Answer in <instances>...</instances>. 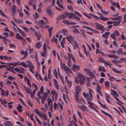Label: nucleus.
I'll list each match as a JSON object with an SVG mask.
<instances>
[{"label": "nucleus", "instance_id": "nucleus-1", "mask_svg": "<svg viewBox=\"0 0 126 126\" xmlns=\"http://www.w3.org/2000/svg\"><path fill=\"white\" fill-rule=\"evenodd\" d=\"M77 76L79 80L76 77L75 78V82L77 83H79L80 84H83L84 83L85 77L83 75L79 73L77 74Z\"/></svg>", "mask_w": 126, "mask_h": 126}, {"label": "nucleus", "instance_id": "nucleus-2", "mask_svg": "<svg viewBox=\"0 0 126 126\" xmlns=\"http://www.w3.org/2000/svg\"><path fill=\"white\" fill-rule=\"evenodd\" d=\"M93 91L91 89H89V94H87L85 92L83 93L84 96L87 99V100H91L92 99V93Z\"/></svg>", "mask_w": 126, "mask_h": 126}, {"label": "nucleus", "instance_id": "nucleus-3", "mask_svg": "<svg viewBox=\"0 0 126 126\" xmlns=\"http://www.w3.org/2000/svg\"><path fill=\"white\" fill-rule=\"evenodd\" d=\"M11 3L10 2L8 4V6L10 8H11V11L13 13V16L14 20L16 22V19H15L14 15L16 14V5L13 4V5L12 8L11 7Z\"/></svg>", "mask_w": 126, "mask_h": 126}, {"label": "nucleus", "instance_id": "nucleus-4", "mask_svg": "<svg viewBox=\"0 0 126 126\" xmlns=\"http://www.w3.org/2000/svg\"><path fill=\"white\" fill-rule=\"evenodd\" d=\"M81 89V87L79 86H76L75 90V92L74 93V95H75L76 98L78 97L77 95H79V94L80 92Z\"/></svg>", "mask_w": 126, "mask_h": 126}, {"label": "nucleus", "instance_id": "nucleus-5", "mask_svg": "<svg viewBox=\"0 0 126 126\" xmlns=\"http://www.w3.org/2000/svg\"><path fill=\"white\" fill-rule=\"evenodd\" d=\"M47 53V48L45 43L43 44V51L41 54V56L43 57L46 56Z\"/></svg>", "mask_w": 126, "mask_h": 126}, {"label": "nucleus", "instance_id": "nucleus-6", "mask_svg": "<svg viewBox=\"0 0 126 126\" xmlns=\"http://www.w3.org/2000/svg\"><path fill=\"white\" fill-rule=\"evenodd\" d=\"M95 27L97 29L100 30L101 31H104V28L102 25L96 22L95 23Z\"/></svg>", "mask_w": 126, "mask_h": 126}, {"label": "nucleus", "instance_id": "nucleus-7", "mask_svg": "<svg viewBox=\"0 0 126 126\" xmlns=\"http://www.w3.org/2000/svg\"><path fill=\"white\" fill-rule=\"evenodd\" d=\"M68 15V14L67 12H65L60 15L57 17V19L59 20H61L62 18L64 19Z\"/></svg>", "mask_w": 126, "mask_h": 126}, {"label": "nucleus", "instance_id": "nucleus-8", "mask_svg": "<svg viewBox=\"0 0 126 126\" xmlns=\"http://www.w3.org/2000/svg\"><path fill=\"white\" fill-rule=\"evenodd\" d=\"M16 37L22 41V44L24 46H25V45L27 43L25 40L24 39L23 37H22L18 33L16 34Z\"/></svg>", "mask_w": 126, "mask_h": 126}, {"label": "nucleus", "instance_id": "nucleus-9", "mask_svg": "<svg viewBox=\"0 0 126 126\" xmlns=\"http://www.w3.org/2000/svg\"><path fill=\"white\" fill-rule=\"evenodd\" d=\"M47 100L48 101V104L49 106H50V110H52V107H53V105L52 104V100H51V98H50V96L49 95L48 96L47 98Z\"/></svg>", "mask_w": 126, "mask_h": 126}, {"label": "nucleus", "instance_id": "nucleus-10", "mask_svg": "<svg viewBox=\"0 0 126 126\" xmlns=\"http://www.w3.org/2000/svg\"><path fill=\"white\" fill-rule=\"evenodd\" d=\"M35 112L41 117H43L45 120L47 119V116L44 113L40 112L39 111H35Z\"/></svg>", "mask_w": 126, "mask_h": 126}, {"label": "nucleus", "instance_id": "nucleus-11", "mask_svg": "<svg viewBox=\"0 0 126 126\" xmlns=\"http://www.w3.org/2000/svg\"><path fill=\"white\" fill-rule=\"evenodd\" d=\"M44 88L43 86H42L41 87L40 91L38 92L37 96L39 99H41L42 97V96L40 95L41 94H43L44 92Z\"/></svg>", "mask_w": 126, "mask_h": 126}, {"label": "nucleus", "instance_id": "nucleus-12", "mask_svg": "<svg viewBox=\"0 0 126 126\" xmlns=\"http://www.w3.org/2000/svg\"><path fill=\"white\" fill-rule=\"evenodd\" d=\"M77 96L78 97L77 98H76V96L75 95V97L76 100L80 104H81L82 102L83 101V99L82 97H79V95H77Z\"/></svg>", "mask_w": 126, "mask_h": 126}, {"label": "nucleus", "instance_id": "nucleus-13", "mask_svg": "<svg viewBox=\"0 0 126 126\" xmlns=\"http://www.w3.org/2000/svg\"><path fill=\"white\" fill-rule=\"evenodd\" d=\"M54 107L55 110H58L59 108L61 110H62L63 106L60 104L59 105H57L55 103H54Z\"/></svg>", "mask_w": 126, "mask_h": 126}, {"label": "nucleus", "instance_id": "nucleus-14", "mask_svg": "<svg viewBox=\"0 0 126 126\" xmlns=\"http://www.w3.org/2000/svg\"><path fill=\"white\" fill-rule=\"evenodd\" d=\"M19 63V62H16V65H20L23 66L26 68L28 67V65L26 64L25 62H22L20 63Z\"/></svg>", "mask_w": 126, "mask_h": 126}, {"label": "nucleus", "instance_id": "nucleus-15", "mask_svg": "<svg viewBox=\"0 0 126 126\" xmlns=\"http://www.w3.org/2000/svg\"><path fill=\"white\" fill-rule=\"evenodd\" d=\"M21 53L22 54H24L25 55L24 57L21 58L22 60L26 58L28 56V52L27 50L25 51L24 50H22L21 51Z\"/></svg>", "mask_w": 126, "mask_h": 126}, {"label": "nucleus", "instance_id": "nucleus-16", "mask_svg": "<svg viewBox=\"0 0 126 126\" xmlns=\"http://www.w3.org/2000/svg\"><path fill=\"white\" fill-rule=\"evenodd\" d=\"M88 103L89 104V107L90 108H92L93 110H96L94 107V104L93 103L90 101H88Z\"/></svg>", "mask_w": 126, "mask_h": 126}, {"label": "nucleus", "instance_id": "nucleus-17", "mask_svg": "<svg viewBox=\"0 0 126 126\" xmlns=\"http://www.w3.org/2000/svg\"><path fill=\"white\" fill-rule=\"evenodd\" d=\"M96 90L97 93L100 94L101 96H102V94L101 91V88L99 86L98 83H97V86L96 87Z\"/></svg>", "mask_w": 126, "mask_h": 126}, {"label": "nucleus", "instance_id": "nucleus-18", "mask_svg": "<svg viewBox=\"0 0 126 126\" xmlns=\"http://www.w3.org/2000/svg\"><path fill=\"white\" fill-rule=\"evenodd\" d=\"M88 75L90 77L91 79H92L94 78L95 81H96V78L94 74L91 71Z\"/></svg>", "mask_w": 126, "mask_h": 126}, {"label": "nucleus", "instance_id": "nucleus-19", "mask_svg": "<svg viewBox=\"0 0 126 126\" xmlns=\"http://www.w3.org/2000/svg\"><path fill=\"white\" fill-rule=\"evenodd\" d=\"M51 93L52 96L55 98H56L58 95V93L56 91L53 90L51 91Z\"/></svg>", "mask_w": 126, "mask_h": 126}, {"label": "nucleus", "instance_id": "nucleus-20", "mask_svg": "<svg viewBox=\"0 0 126 126\" xmlns=\"http://www.w3.org/2000/svg\"><path fill=\"white\" fill-rule=\"evenodd\" d=\"M80 67L79 65L73 64L72 66V69L75 70H80Z\"/></svg>", "mask_w": 126, "mask_h": 126}, {"label": "nucleus", "instance_id": "nucleus-21", "mask_svg": "<svg viewBox=\"0 0 126 126\" xmlns=\"http://www.w3.org/2000/svg\"><path fill=\"white\" fill-rule=\"evenodd\" d=\"M28 67L30 69V71L32 73L34 74V72L33 70L34 69V67L33 64H32L31 65L28 66Z\"/></svg>", "mask_w": 126, "mask_h": 126}, {"label": "nucleus", "instance_id": "nucleus-22", "mask_svg": "<svg viewBox=\"0 0 126 126\" xmlns=\"http://www.w3.org/2000/svg\"><path fill=\"white\" fill-rule=\"evenodd\" d=\"M50 93V90H47V91L45 92L43 95L42 97L44 98V99H46L47 95Z\"/></svg>", "mask_w": 126, "mask_h": 126}, {"label": "nucleus", "instance_id": "nucleus-23", "mask_svg": "<svg viewBox=\"0 0 126 126\" xmlns=\"http://www.w3.org/2000/svg\"><path fill=\"white\" fill-rule=\"evenodd\" d=\"M47 14L50 16H52L53 15V12L49 8H47Z\"/></svg>", "mask_w": 126, "mask_h": 126}, {"label": "nucleus", "instance_id": "nucleus-24", "mask_svg": "<svg viewBox=\"0 0 126 126\" xmlns=\"http://www.w3.org/2000/svg\"><path fill=\"white\" fill-rule=\"evenodd\" d=\"M107 56H108V57H110L111 58H115L116 59H117L119 58V57L116 55L112 54H107Z\"/></svg>", "mask_w": 126, "mask_h": 126}, {"label": "nucleus", "instance_id": "nucleus-25", "mask_svg": "<svg viewBox=\"0 0 126 126\" xmlns=\"http://www.w3.org/2000/svg\"><path fill=\"white\" fill-rule=\"evenodd\" d=\"M67 77L66 76L65 77V81L68 84L69 87V88H70L71 86L72 82L71 81H70L68 80H67Z\"/></svg>", "mask_w": 126, "mask_h": 126}, {"label": "nucleus", "instance_id": "nucleus-26", "mask_svg": "<svg viewBox=\"0 0 126 126\" xmlns=\"http://www.w3.org/2000/svg\"><path fill=\"white\" fill-rule=\"evenodd\" d=\"M110 34V33L109 32H107L102 35V37H105L106 39L108 38V36Z\"/></svg>", "mask_w": 126, "mask_h": 126}, {"label": "nucleus", "instance_id": "nucleus-27", "mask_svg": "<svg viewBox=\"0 0 126 126\" xmlns=\"http://www.w3.org/2000/svg\"><path fill=\"white\" fill-rule=\"evenodd\" d=\"M98 70L99 71H101L103 72H105L106 71L105 68L104 66H99L98 69Z\"/></svg>", "mask_w": 126, "mask_h": 126}, {"label": "nucleus", "instance_id": "nucleus-28", "mask_svg": "<svg viewBox=\"0 0 126 126\" xmlns=\"http://www.w3.org/2000/svg\"><path fill=\"white\" fill-rule=\"evenodd\" d=\"M42 46V44H41V42H39L36 44L35 46V47L36 48L39 49Z\"/></svg>", "mask_w": 126, "mask_h": 126}, {"label": "nucleus", "instance_id": "nucleus-29", "mask_svg": "<svg viewBox=\"0 0 126 126\" xmlns=\"http://www.w3.org/2000/svg\"><path fill=\"white\" fill-rule=\"evenodd\" d=\"M111 4L113 5L116 6L118 8H120V6L119 4L117 2H115L112 1L111 3Z\"/></svg>", "mask_w": 126, "mask_h": 126}, {"label": "nucleus", "instance_id": "nucleus-30", "mask_svg": "<svg viewBox=\"0 0 126 126\" xmlns=\"http://www.w3.org/2000/svg\"><path fill=\"white\" fill-rule=\"evenodd\" d=\"M117 20V21H115L113 22V26H117L120 24V22L121 21V19L118 20Z\"/></svg>", "mask_w": 126, "mask_h": 126}, {"label": "nucleus", "instance_id": "nucleus-31", "mask_svg": "<svg viewBox=\"0 0 126 126\" xmlns=\"http://www.w3.org/2000/svg\"><path fill=\"white\" fill-rule=\"evenodd\" d=\"M122 17V16H119L114 18L111 17L110 18L112 20H121Z\"/></svg>", "mask_w": 126, "mask_h": 126}, {"label": "nucleus", "instance_id": "nucleus-32", "mask_svg": "<svg viewBox=\"0 0 126 126\" xmlns=\"http://www.w3.org/2000/svg\"><path fill=\"white\" fill-rule=\"evenodd\" d=\"M26 50H29V53L30 54H32L33 52V48H31L30 46H28V48L26 49Z\"/></svg>", "mask_w": 126, "mask_h": 126}, {"label": "nucleus", "instance_id": "nucleus-33", "mask_svg": "<svg viewBox=\"0 0 126 126\" xmlns=\"http://www.w3.org/2000/svg\"><path fill=\"white\" fill-rule=\"evenodd\" d=\"M71 44L73 45L74 48V49L75 50L77 48H79V47L77 44V43L75 42H74V43H72Z\"/></svg>", "mask_w": 126, "mask_h": 126}, {"label": "nucleus", "instance_id": "nucleus-34", "mask_svg": "<svg viewBox=\"0 0 126 126\" xmlns=\"http://www.w3.org/2000/svg\"><path fill=\"white\" fill-rule=\"evenodd\" d=\"M99 19L101 20L104 21H108L109 20V18L101 16L99 17Z\"/></svg>", "mask_w": 126, "mask_h": 126}, {"label": "nucleus", "instance_id": "nucleus-35", "mask_svg": "<svg viewBox=\"0 0 126 126\" xmlns=\"http://www.w3.org/2000/svg\"><path fill=\"white\" fill-rule=\"evenodd\" d=\"M53 81L54 83L55 86V88H56L58 90L59 89V87L57 83V81L55 80V79H54Z\"/></svg>", "mask_w": 126, "mask_h": 126}, {"label": "nucleus", "instance_id": "nucleus-36", "mask_svg": "<svg viewBox=\"0 0 126 126\" xmlns=\"http://www.w3.org/2000/svg\"><path fill=\"white\" fill-rule=\"evenodd\" d=\"M68 18L69 19L74 18L75 16V14L73 13H70L68 14Z\"/></svg>", "mask_w": 126, "mask_h": 126}, {"label": "nucleus", "instance_id": "nucleus-37", "mask_svg": "<svg viewBox=\"0 0 126 126\" xmlns=\"http://www.w3.org/2000/svg\"><path fill=\"white\" fill-rule=\"evenodd\" d=\"M63 98L66 102H67V100H68V98L66 94H63Z\"/></svg>", "mask_w": 126, "mask_h": 126}, {"label": "nucleus", "instance_id": "nucleus-38", "mask_svg": "<svg viewBox=\"0 0 126 126\" xmlns=\"http://www.w3.org/2000/svg\"><path fill=\"white\" fill-rule=\"evenodd\" d=\"M68 56L69 58H71L73 61H74L75 58L72 54L71 52H69L68 53Z\"/></svg>", "mask_w": 126, "mask_h": 126}, {"label": "nucleus", "instance_id": "nucleus-39", "mask_svg": "<svg viewBox=\"0 0 126 126\" xmlns=\"http://www.w3.org/2000/svg\"><path fill=\"white\" fill-rule=\"evenodd\" d=\"M53 29V28L51 27H50L49 28V29H48V31L49 32V36L50 37L51 36L52 34V31Z\"/></svg>", "mask_w": 126, "mask_h": 126}, {"label": "nucleus", "instance_id": "nucleus-40", "mask_svg": "<svg viewBox=\"0 0 126 126\" xmlns=\"http://www.w3.org/2000/svg\"><path fill=\"white\" fill-rule=\"evenodd\" d=\"M111 93L113 94L114 96H118L119 95L117 94L116 92L115 91L113 90H111Z\"/></svg>", "mask_w": 126, "mask_h": 126}, {"label": "nucleus", "instance_id": "nucleus-41", "mask_svg": "<svg viewBox=\"0 0 126 126\" xmlns=\"http://www.w3.org/2000/svg\"><path fill=\"white\" fill-rule=\"evenodd\" d=\"M83 71L84 72H86V73L88 75L91 71L90 69L87 68H84L83 69Z\"/></svg>", "mask_w": 126, "mask_h": 126}, {"label": "nucleus", "instance_id": "nucleus-42", "mask_svg": "<svg viewBox=\"0 0 126 126\" xmlns=\"http://www.w3.org/2000/svg\"><path fill=\"white\" fill-rule=\"evenodd\" d=\"M19 32L22 36H23L25 37H26L27 35L26 33H25L24 32L20 29H19Z\"/></svg>", "mask_w": 126, "mask_h": 126}, {"label": "nucleus", "instance_id": "nucleus-43", "mask_svg": "<svg viewBox=\"0 0 126 126\" xmlns=\"http://www.w3.org/2000/svg\"><path fill=\"white\" fill-rule=\"evenodd\" d=\"M67 38L69 41L71 43L73 42V37L71 36H68L67 37Z\"/></svg>", "mask_w": 126, "mask_h": 126}, {"label": "nucleus", "instance_id": "nucleus-44", "mask_svg": "<svg viewBox=\"0 0 126 126\" xmlns=\"http://www.w3.org/2000/svg\"><path fill=\"white\" fill-rule=\"evenodd\" d=\"M72 31L74 33L79 34V31L77 28L73 29L72 30Z\"/></svg>", "mask_w": 126, "mask_h": 126}, {"label": "nucleus", "instance_id": "nucleus-45", "mask_svg": "<svg viewBox=\"0 0 126 126\" xmlns=\"http://www.w3.org/2000/svg\"><path fill=\"white\" fill-rule=\"evenodd\" d=\"M68 32L67 30L66 29H62V33L64 35H66Z\"/></svg>", "mask_w": 126, "mask_h": 126}, {"label": "nucleus", "instance_id": "nucleus-46", "mask_svg": "<svg viewBox=\"0 0 126 126\" xmlns=\"http://www.w3.org/2000/svg\"><path fill=\"white\" fill-rule=\"evenodd\" d=\"M38 23L40 24V26H41V25H44L46 24V23H45L44 21L43 20H40L38 22Z\"/></svg>", "mask_w": 126, "mask_h": 126}, {"label": "nucleus", "instance_id": "nucleus-47", "mask_svg": "<svg viewBox=\"0 0 126 126\" xmlns=\"http://www.w3.org/2000/svg\"><path fill=\"white\" fill-rule=\"evenodd\" d=\"M113 33L115 35H116V36H119L120 35L119 32L117 30H115L113 32Z\"/></svg>", "mask_w": 126, "mask_h": 126}, {"label": "nucleus", "instance_id": "nucleus-48", "mask_svg": "<svg viewBox=\"0 0 126 126\" xmlns=\"http://www.w3.org/2000/svg\"><path fill=\"white\" fill-rule=\"evenodd\" d=\"M122 49L121 48H119V50L117 52V53L119 55H121L123 53Z\"/></svg>", "mask_w": 126, "mask_h": 126}, {"label": "nucleus", "instance_id": "nucleus-49", "mask_svg": "<svg viewBox=\"0 0 126 126\" xmlns=\"http://www.w3.org/2000/svg\"><path fill=\"white\" fill-rule=\"evenodd\" d=\"M33 18L34 19H36L39 16V15L37 12H35L34 14L33 15Z\"/></svg>", "mask_w": 126, "mask_h": 126}, {"label": "nucleus", "instance_id": "nucleus-50", "mask_svg": "<svg viewBox=\"0 0 126 126\" xmlns=\"http://www.w3.org/2000/svg\"><path fill=\"white\" fill-rule=\"evenodd\" d=\"M21 27L26 32H28L29 30L27 27L23 26Z\"/></svg>", "mask_w": 126, "mask_h": 126}, {"label": "nucleus", "instance_id": "nucleus-51", "mask_svg": "<svg viewBox=\"0 0 126 126\" xmlns=\"http://www.w3.org/2000/svg\"><path fill=\"white\" fill-rule=\"evenodd\" d=\"M67 74V76H69V74H67V73H70L73 74V72H72V71L70 70V69L69 68L68 69L67 71V72H65Z\"/></svg>", "mask_w": 126, "mask_h": 126}, {"label": "nucleus", "instance_id": "nucleus-52", "mask_svg": "<svg viewBox=\"0 0 126 126\" xmlns=\"http://www.w3.org/2000/svg\"><path fill=\"white\" fill-rule=\"evenodd\" d=\"M77 112L78 115L79 116V117L81 119H82V117L81 114V112L79 111H77Z\"/></svg>", "mask_w": 126, "mask_h": 126}, {"label": "nucleus", "instance_id": "nucleus-53", "mask_svg": "<svg viewBox=\"0 0 126 126\" xmlns=\"http://www.w3.org/2000/svg\"><path fill=\"white\" fill-rule=\"evenodd\" d=\"M67 8L71 10L72 12H73L74 10H73V8L70 5H68L67 6Z\"/></svg>", "mask_w": 126, "mask_h": 126}, {"label": "nucleus", "instance_id": "nucleus-54", "mask_svg": "<svg viewBox=\"0 0 126 126\" xmlns=\"http://www.w3.org/2000/svg\"><path fill=\"white\" fill-rule=\"evenodd\" d=\"M120 110H126L125 107L123 105H121L120 107H119Z\"/></svg>", "mask_w": 126, "mask_h": 126}, {"label": "nucleus", "instance_id": "nucleus-55", "mask_svg": "<svg viewBox=\"0 0 126 126\" xmlns=\"http://www.w3.org/2000/svg\"><path fill=\"white\" fill-rule=\"evenodd\" d=\"M63 22L64 24H70V22L67 20H63Z\"/></svg>", "mask_w": 126, "mask_h": 126}, {"label": "nucleus", "instance_id": "nucleus-56", "mask_svg": "<svg viewBox=\"0 0 126 126\" xmlns=\"http://www.w3.org/2000/svg\"><path fill=\"white\" fill-rule=\"evenodd\" d=\"M64 68L65 72H67V70L69 69V68L66 66H64L62 67V68Z\"/></svg>", "mask_w": 126, "mask_h": 126}, {"label": "nucleus", "instance_id": "nucleus-57", "mask_svg": "<svg viewBox=\"0 0 126 126\" xmlns=\"http://www.w3.org/2000/svg\"><path fill=\"white\" fill-rule=\"evenodd\" d=\"M53 72L54 76H55L56 78H57L58 76L57 75L56 70V69H54L53 70Z\"/></svg>", "mask_w": 126, "mask_h": 126}, {"label": "nucleus", "instance_id": "nucleus-58", "mask_svg": "<svg viewBox=\"0 0 126 126\" xmlns=\"http://www.w3.org/2000/svg\"><path fill=\"white\" fill-rule=\"evenodd\" d=\"M26 62L27 63V64L28 65V66L32 64L31 61L29 60H27Z\"/></svg>", "mask_w": 126, "mask_h": 126}, {"label": "nucleus", "instance_id": "nucleus-59", "mask_svg": "<svg viewBox=\"0 0 126 126\" xmlns=\"http://www.w3.org/2000/svg\"><path fill=\"white\" fill-rule=\"evenodd\" d=\"M101 11L104 15H107L109 13V12H107L103 11L102 9H101Z\"/></svg>", "mask_w": 126, "mask_h": 126}, {"label": "nucleus", "instance_id": "nucleus-60", "mask_svg": "<svg viewBox=\"0 0 126 126\" xmlns=\"http://www.w3.org/2000/svg\"><path fill=\"white\" fill-rule=\"evenodd\" d=\"M7 65L10 66L11 65H14V66H16V62L13 63H9L7 64Z\"/></svg>", "mask_w": 126, "mask_h": 126}, {"label": "nucleus", "instance_id": "nucleus-61", "mask_svg": "<svg viewBox=\"0 0 126 126\" xmlns=\"http://www.w3.org/2000/svg\"><path fill=\"white\" fill-rule=\"evenodd\" d=\"M0 89L1 91V94L3 96H5V94L4 93V92L5 93V91L4 90H3L0 87Z\"/></svg>", "mask_w": 126, "mask_h": 126}, {"label": "nucleus", "instance_id": "nucleus-62", "mask_svg": "<svg viewBox=\"0 0 126 126\" xmlns=\"http://www.w3.org/2000/svg\"><path fill=\"white\" fill-rule=\"evenodd\" d=\"M0 14L3 16L7 17V16L5 15L4 12H3L2 10H0Z\"/></svg>", "mask_w": 126, "mask_h": 126}, {"label": "nucleus", "instance_id": "nucleus-63", "mask_svg": "<svg viewBox=\"0 0 126 126\" xmlns=\"http://www.w3.org/2000/svg\"><path fill=\"white\" fill-rule=\"evenodd\" d=\"M110 83L109 81H107L105 82V85L107 87H109L110 85Z\"/></svg>", "mask_w": 126, "mask_h": 126}, {"label": "nucleus", "instance_id": "nucleus-64", "mask_svg": "<svg viewBox=\"0 0 126 126\" xmlns=\"http://www.w3.org/2000/svg\"><path fill=\"white\" fill-rule=\"evenodd\" d=\"M22 107V106L20 104H19L17 107V109L18 110H21Z\"/></svg>", "mask_w": 126, "mask_h": 126}]
</instances>
